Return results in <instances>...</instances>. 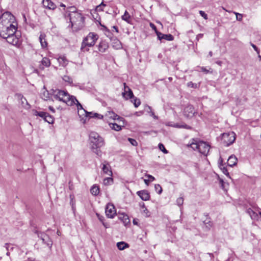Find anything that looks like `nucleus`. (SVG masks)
<instances>
[{"instance_id": "5", "label": "nucleus", "mask_w": 261, "mask_h": 261, "mask_svg": "<svg viewBox=\"0 0 261 261\" xmlns=\"http://www.w3.org/2000/svg\"><path fill=\"white\" fill-rule=\"evenodd\" d=\"M98 36L96 34L90 32L84 38L81 49L83 51H88L89 49L86 48V47H91L94 45L96 40L98 39Z\"/></svg>"}, {"instance_id": "60", "label": "nucleus", "mask_w": 261, "mask_h": 261, "mask_svg": "<svg viewBox=\"0 0 261 261\" xmlns=\"http://www.w3.org/2000/svg\"><path fill=\"white\" fill-rule=\"evenodd\" d=\"M201 70L202 71L205 72L206 73H207L208 72V70H206L204 67H202Z\"/></svg>"}, {"instance_id": "16", "label": "nucleus", "mask_w": 261, "mask_h": 261, "mask_svg": "<svg viewBox=\"0 0 261 261\" xmlns=\"http://www.w3.org/2000/svg\"><path fill=\"white\" fill-rule=\"evenodd\" d=\"M105 163L106 164H102V170L103 172L105 174L112 176L113 173H112V170L110 169V166L109 163L106 161H105Z\"/></svg>"}, {"instance_id": "27", "label": "nucleus", "mask_w": 261, "mask_h": 261, "mask_svg": "<svg viewBox=\"0 0 261 261\" xmlns=\"http://www.w3.org/2000/svg\"><path fill=\"white\" fill-rule=\"evenodd\" d=\"M91 193L94 195H97L99 193V188L98 186L96 185H93L90 189Z\"/></svg>"}, {"instance_id": "63", "label": "nucleus", "mask_w": 261, "mask_h": 261, "mask_svg": "<svg viewBox=\"0 0 261 261\" xmlns=\"http://www.w3.org/2000/svg\"><path fill=\"white\" fill-rule=\"evenodd\" d=\"M133 224L134 225H137L138 224V222H137V221L135 219H134L133 220Z\"/></svg>"}, {"instance_id": "44", "label": "nucleus", "mask_w": 261, "mask_h": 261, "mask_svg": "<svg viewBox=\"0 0 261 261\" xmlns=\"http://www.w3.org/2000/svg\"><path fill=\"white\" fill-rule=\"evenodd\" d=\"M199 14L204 19H207V15L204 11H199Z\"/></svg>"}, {"instance_id": "55", "label": "nucleus", "mask_w": 261, "mask_h": 261, "mask_svg": "<svg viewBox=\"0 0 261 261\" xmlns=\"http://www.w3.org/2000/svg\"><path fill=\"white\" fill-rule=\"evenodd\" d=\"M21 102L22 103H23L24 102V101L27 102V99H25V97H24L23 96H21Z\"/></svg>"}, {"instance_id": "59", "label": "nucleus", "mask_w": 261, "mask_h": 261, "mask_svg": "<svg viewBox=\"0 0 261 261\" xmlns=\"http://www.w3.org/2000/svg\"><path fill=\"white\" fill-rule=\"evenodd\" d=\"M150 181L149 179H144V182L146 185H148Z\"/></svg>"}, {"instance_id": "15", "label": "nucleus", "mask_w": 261, "mask_h": 261, "mask_svg": "<svg viewBox=\"0 0 261 261\" xmlns=\"http://www.w3.org/2000/svg\"><path fill=\"white\" fill-rule=\"evenodd\" d=\"M43 5L46 8L50 10H54L56 8V5L51 0H43Z\"/></svg>"}, {"instance_id": "26", "label": "nucleus", "mask_w": 261, "mask_h": 261, "mask_svg": "<svg viewBox=\"0 0 261 261\" xmlns=\"http://www.w3.org/2000/svg\"><path fill=\"white\" fill-rule=\"evenodd\" d=\"M86 116L90 118H96L98 119H102L103 118L102 115L96 113H93L92 112H88L86 115Z\"/></svg>"}, {"instance_id": "11", "label": "nucleus", "mask_w": 261, "mask_h": 261, "mask_svg": "<svg viewBox=\"0 0 261 261\" xmlns=\"http://www.w3.org/2000/svg\"><path fill=\"white\" fill-rule=\"evenodd\" d=\"M194 108L191 105H188L184 109V115L187 118H191L195 115Z\"/></svg>"}, {"instance_id": "36", "label": "nucleus", "mask_w": 261, "mask_h": 261, "mask_svg": "<svg viewBox=\"0 0 261 261\" xmlns=\"http://www.w3.org/2000/svg\"><path fill=\"white\" fill-rule=\"evenodd\" d=\"M62 79L64 82L68 83L70 85H71L72 84V82H73L72 79L70 76H68V75H64L62 77Z\"/></svg>"}, {"instance_id": "39", "label": "nucleus", "mask_w": 261, "mask_h": 261, "mask_svg": "<svg viewBox=\"0 0 261 261\" xmlns=\"http://www.w3.org/2000/svg\"><path fill=\"white\" fill-rule=\"evenodd\" d=\"M184 203V198L180 197L176 200V203L178 206H181Z\"/></svg>"}, {"instance_id": "43", "label": "nucleus", "mask_w": 261, "mask_h": 261, "mask_svg": "<svg viewBox=\"0 0 261 261\" xmlns=\"http://www.w3.org/2000/svg\"><path fill=\"white\" fill-rule=\"evenodd\" d=\"M248 213L250 215V216L252 217L253 216H257V214L251 208H248L247 210Z\"/></svg>"}, {"instance_id": "2", "label": "nucleus", "mask_w": 261, "mask_h": 261, "mask_svg": "<svg viewBox=\"0 0 261 261\" xmlns=\"http://www.w3.org/2000/svg\"><path fill=\"white\" fill-rule=\"evenodd\" d=\"M54 95L57 99L66 103L68 106H72L76 105L79 116H80V111L85 113V115L87 114L88 112L84 109L82 105L79 102L76 97L70 95L66 91L58 90L55 91Z\"/></svg>"}, {"instance_id": "21", "label": "nucleus", "mask_w": 261, "mask_h": 261, "mask_svg": "<svg viewBox=\"0 0 261 261\" xmlns=\"http://www.w3.org/2000/svg\"><path fill=\"white\" fill-rule=\"evenodd\" d=\"M39 41L41 43V46L43 48H45L47 46V43L45 39V35L43 33H41L39 36Z\"/></svg>"}, {"instance_id": "29", "label": "nucleus", "mask_w": 261, "mask_h": 261, "mask_svg": "<svg viewBox=\"0 0 261 261\" xmlns=\"http://www.w3.org/2000/svg\"><path fill=\"white\" fill-rule=\"evenodd\" d=\"M47 113L44 112H39L36 110L34 111L33 114L35 116H38L41 118H42L44 120L45 119V117Z\"/></svg>"}, {"instance_id": "41", "label": "nucleus", "mask_w": 261, "mask_h": 261, "mask_svg": "<svg viewBox=\"0 0 261 261\" xmlns=\"http://www.w3.org/2000/svg\"><path fill=\"white\" fill-rule=\"evenodd\" d=\"M187 86L191 88H197V84L195 83H193L192 82H189L187 83Z\"/></svg>"}, {"instance_id": "37", "label": "nucleus", "mask_w": 261, "mask_h": 261, "mask_svg": "<svg viewBox=\"0 0 261 261\" xmlns=\"http://www.w3.org/2000/svg\"><path fill=\"white\" fill-rule=\"evenodd\" d=\"M155 191L159 194H161L162 192V188L159 184H155L154 186Z\"/></svg>"}, {"instance_id": "38", "label": "nucleus", "mask_w": 261, "mask_h": 261, "mask_svg": "<svg viewBox=\"0 0 261 261\" xmlns=\"http://www.w3.org/2000/svg\"><path fill=\"white\" fill-rule=\"evenodd\" d=\"M159 148L164 153H168V150L165 148V146H164V145L163 144L160 143L159 144Z\"/></svg>"}, {"instance_id": "48", "label": "nucleus", "mask_w": 261, "mask_h": 261, "mask_svg": "<svg viewBox=\"0 0 261 261\" xmlns=\"http://www.w3.org/2000/svg\"><path fill=\"white\" fill-rule=\"evenodd\" d=\"M237 19L239 21H241L242 19V15L238 13H236Z\"/></svg>"}, {"instance_id": "54", "label": "nucleus", "mask_w": 261, "mask_h": 261, "mask_svg": "<svg viewBox=\"0 0 261 261\" xmlns=\"http://www.w3.org/2000/svg\"><path fill=\"white\" fill-rule=\"evenodd\" d=\"M150 27H151L152 29H153V30H155L156 31H156V26H155L153 23H150Z\"/></svg>"}, {"instance_id": "45", "label": "nucleus", "mask_w": 261, "mask_h": 261, "mask_svg": "<svg viewBox=\"0 0 261 261\" xmlns=\"http://www.w3.org/2000/svg\"><path fill=\"white\" fill-rule=\"evenodd\" d=\"M96 215H97V218H98V219L99 220V221H101V222L102 223L103 225L105 226H105V223L103 222V220H104V219H105L104 217H103V216H100V215L99 214H96Z\"/></svg>"}, {"instance_id": "30", "label": "nucleus", "mask_w": 261, "mask_h": 261, "mask_svg": "<svg viewBox=\"0 0 261 261\" xmlns=\"http://www.w3.org/2000/svg\"><path fill=\"white\" fill-rule=\"evenodd\" d=\"M103 183L105 186L112 185L113 183V179L111 177H106L103 179Z\"/></svg>"}, {"instance_id": "52", "label": "nucleus", "mask_w": 261, "mask_h": 261, "mask_svg": "<svg viewBox=\"0 0 261 261\" xmlns=\"http://www.w3.org/2000/svg\"><path fill=\"white\" fill-rule=\"evenodd\" d=\"M203 36V34H199L196 36V40L198 41L200 38H202Z\"/></svg>"}, {"instance_id": "3", "label": "nucleus", "mask_w": 261, "mask_h": 261, "mask_svg": "<svg viewBox=\"0 0 261 261\" xmlns=\"http://www.w3.org/2000/svg\"><path fill=\"white\" fill-rule=\"evenodd\" d=\"M91 149L98 156L101 155V151L99 149L105 145V140L95 132H91L89 134Z\"/></svg>"}, {"instance_id": "28", "label": "nucleus", "mask_w": 261, "mask_h": 261, "mask_svg": "<svg viewBox=\"0 0 261 261\" xmlns=\"http://www.w3.org/2000/svg\"><path fill=\"white\" fill-rule=\"evenodd\" d=\"M44 121L48 122L49 124H53L54 122V118L50 115L47 113L44 119Z\"/></svg>"}, {"instance_id": "51", "label": "nucleus", "mask_w": 261, "mask_h": 261, "mask_svg": "<svg viewBox=\"0 0 261 261\" xmlns=\"http://www.w3.org/2000/svg\"><path fill=\"white\" fill-rule=\"evenodd\" d=\"M143 212L146 214V217H149L150 216L149 212L148 211L146 207L143 210Z\"/></svg>"}, {"instance_id": "23", "label": "nucleus", "mask_w": 261, "mask_h": 261, "mask_svg": "<svg viewBox=\"0 0 261 261\" xmlns=\"http://www.w3.org/2000/svg\"><path fill=\"white\" fill-rule=\"evenodd\" d=\"M117 247L120 250H123L129 247L128 244L124 242H120L117 243Z\"/></svg>"}, {"instance_id": "34", "label": "nucleus", "mask_w": 261, "mask_h": 261, "mask_svg": "<svg viewBox=\"0 0 261 261\" xmlns=\"http://www.w3.org/2000/svg\"><path fill=\"white\" fill-rule=\"evenodd\" d=\"M110 127L115 130L119 131L121 129V126L116 123H110Z\"/></svg>"}, {"instance_id": "42", "label": "nucleus", "mask_w": 261, "mask_h": 261, "mask_svg": "<svg viewBox=\"0 0 261 261\" xmlns=\"http://www.w3.org/2000/svg\"><path fill=\"white\" fill-rule=\"evenodd\" d=\"M4 247L6 248V250L8 251L13 250V247L12 245L9 243H6Z\"/></svg>"}, {"instance_id": "31", "label": "nucleus", "mask_w": 261, "mask_h": 261, "mask_svg": "<svg viewBox=\"0 0 261 261\" xmlns=\"http://www.w3.org/2000/svg\"><path fill=\"white\" fill-rule=\"evenodd\" d=\"M41 63L42 65L45 67H49L50 65V60L46 57L43 58L41 61Z\"/></svg>"}, {"instance_id": "7", "label": "nucleus", "mask_w": 261, "mask_h": 261, "mask_svg": "<svg viewBox=\"0 0 261 261\" xmlns=\"http://www.w3.org/2000/svg\"><path fill=\"white\" fill-rule=\"evenodd\" d=\"M236 140V134L234 132L223 133L222 135V140L225 146L228 147L232 144Z\"/></svg>"}, {"instance_id": "24", "label": "nucleus", "mask_w": 261, "mask_h": 261, "mask_svg": "<svg viewBox=\"0 0 261 261\" xmlns=\"http://www.w3.org/2000/svg\"><path fill=\"white\" fill-rule=\"evenodd\" d=\"M145 110L149 114V115L155 119H158V117L155 115L154 112L152 111L151 107L149 106H146L145 108Z\"/></svg>"}, {"instance_id": "35", "label": "nucleus", "mask_w": 261, "mask_h": 261, "mask_svg": "<svg viewBox=\"0 0 261 261\" xmlns=\"http://www.w3.org/2000/svg\"><path fill=\"white\" fill-rule=\"evenodd\" d=\"M222 166H223L222 164V163L220 164L219 167H220L221 170H222V172L224 174H225L227 177L230 178L229 173L227 170V169L225 167H222Z\"/></svg>"}, {"instance_id": "22", "label": "nucleus", "mask_w": 261, "mask_h": 261, "mask_svg": "<svg viewBox=\"0 0 261 261\" xmlns=\"http://www.w3.org/2000/svg\"><path fill=\"white\" fill-rule=\"evenodd\" d=\"M106 116H107L109 118H112L114 120L116 119H119L121 118L120 116H119L118 115L115 114L113 111H108L106 114Z\"/></svg>"}, {"instance_id": "20", "label": "nucleus", "mask_w": 261, "mask_h": 261, "mask_svg": "<svg viewBox=\"0 0 261 261\" xmlns=\"http://www.w3.org/2000/svg\"><path fill=\"white\" fill-rule=\"evenodd\" d=\"M237 162V159L234 155H231L229 156L227 160V165L230 167H233L236 165Z\"/></svg>"}, {"instance_id": "47", "label": "nucleus", "mask_w": 261, "mask_h": 261, "mask_svg": "<svg viewBox=\"0 0 261 261\" xmlns=\"http://www.w3.org/2000/svg\"><path fill=\"white\" fill-rule=\"evenodd\" d=\"M69 13H73L74 12H78L77 11H76V8L74 7H70L69 8Z\"/></svg>"}, {"instance_id": "17", "label": "nucleus", "mask_w": 261, "mask_h": 261, "mask_svg": "<svg viewBox=\"0 0 261 261\" xmlns=\"http://www.w3.org/2000/svg\"><path fill=\"white\" fill-rule=\"evenodd\" d=\"M119 219L123 223L124 225H126L127 224H129L130 223V220L128 218V216L126 214H120L119 215Z\"/></svg>"}, {"instance_id": "12", "label": "nucleus", "mask_w": 261, "mask_h": 261, "mask_svg": "<svg viewBox=\"0 0 261 261\" xmlns=\"http://www.w3.org/2000/svg\"><path fill=\"white\" fill-rule=\"evenodd\" d=\"M124 92H122L123 97L126 100L134 98V95L132 90L128 87L125 83H123Z\"/></svg>"}, {"instance_id": "14", "label": "nucleus", "mask_w": 261, "mask_h": 261, "mask_svg": "<svg viewBox=\"0 0 261 261\" xmlns=\"http://www.w3.org/2000/svg\"><path fill=\"white\" fill-rule=\"evenodd\" d=\"M137 194L144 201L148 200L150 198V195L146 190H141L138 191Z\"/></svg>"}, {"instance_id": "10", "label": "nucleus", "mask_w": 261, "mask_h": 261, "mask_svg": "<svg viewBox=\"0 0 261 261\" xmlns=\"http://www.w3.org/2000/svg\"><path fill=\"white\" fill-rule=\"evenodd\" d=\"M105 213L106 216L109 218H113L116 215V211L114 204L109 203L107 204Z\"/></svg>"}, {"instance_id": "18", "label": "nucleus", "mask_w": 261, "mask_h": 261, "mask_svg": "<svg viewBox=\"0 0 261 261\" xmlns=\"http://www.w3.org/2000/svg\"><path fill=\"white\" fill-rule=\"evenodd\" d=\"M58 89H56V90H52V92L51 93H49L48 92V91H47L46 92H44L43 94V96L44 97V100H47L48 99H49L50 98H51V99H55L56 100H57L54 96V93H55V91H56V90H58Z\"/></svg>"}, {"instance_id": "58", "label": "nucleus", "mask_w": 261, "mask_h": 261, "mask_svg": "<svg viewBox=\"0 0 261 261\" xmlns=\"http://www.w3.org/2000/svg\"><path fill=\"white\" fill-rule=\"evenodd\" d=\"M113 28L114 29V30H115V31H116L117 33H118V32H119L118 28H117V27H116V26H113Z\"/></svg>"}, {"instance_id": "40", "label": "nucleus", "mask_w": 261, "mask_h": 261, "mask_svg": "<svg viewBox=\"0 0 261 261\" xmlns=\"http://www.w3.org/2000/svg\"><path fill=\"white\" fill-rule=\"evenodd\" d=\"M128 140L132 145L134 146H136L138 145V143L136 140L129 138H128Z\"/></svg>"}, {"instance_id": "13", "label": "nucleus", "mask_w": 261, "mask_h": 261, "mask_svg": "<svg viewBox=\"0 0 261 261\" xmlns=\"http://www.w3.org/2000/svg\"><path fill=\"white\" fill-rule=\"evenodd\" d=\"M156 33L158 38L160 40L165 39L168 41H172L174 39V37L171 34H164L158 31H156Z\"/></svg>"}, {"instance_id": "33", "label": "nucleus", "mask_w": 261, "mask_h": 261, "mask_svg": "<svg viewBox=\"0 0 261 261\" xmlns=\"http://www.w3.org/2000/svg\"><path fill=\"white\" fill-rule=\"evenodd\" d=\"M203 223L205 225V227L207 230H209L213 224V223L210 221V218H206V220L203 221Z\"/></svg>"}, {"instance_id": "57", "label": "nucleus", "mask_w": 261, "mask_h": 261, "mask_svg": "<svg viewBox=\"0 0 261 261\" xmlns=\"http://www.w3.org/2000/svg\"><path fill=\"white\" fill-rule=\"evenodd\" d=\"M48 108H49V110L52 111L53 113L55 112V110L54 108L53 107L49 106Z\"/></svg>"}, {"instance_id": "19", "label": "nucleus", "mask_w": 261, "mask_h": 261, "mask_svg": "<svg viewBox=\"0 0 261 261\" xmlns=\"http://www.w3.org/2000/svg\"><path fill=\"white\" fill-rule=\"evenodd\" d=\"M98 47L99 51L100 52L103 53L108 49L109 45L106 42L101 41L98 44Z\"/></svg>"}, {"instance_id": "64", "label": "nucleus", "mask_w": 261, "mask_h": 261, "mask_svg": "<svg viewBox=\"0 0 261 261\" xmlns=\"http://www.w3.org/2000/svg\"><path fill=\"white\" fill-rule=\"evenodd\" d=\"M223 183H224L223 180L222 179H220V184H223Z\"/></svg>"}, {"instance_id": "62", "label": "nucleus", "mask_w": 261, "mask_h": 261, "mask_svg": "<svg viewBox=\"0 0 261 261\" xmlns=\"http://www.w3.org/2000/svg\"><path fill=\"white\" fill-rule=\"evenodd\" d=\"M213 56V52L212 51H209L208 53V56L211 57Z\"/></svg>"}, {"instance_id": "6", "label": "nucleus", "mask_w": 261, "mask_h": 261, "mask_svg": "<svg viewBox=\"0 0 261 261\" xmlns=\"http://www.w3.org/2000/svg\"><path fill=\"white\" fill-rule=\"evenodd\" d=\"M190 146L194 150H198L200 153L205 156L207 155L210 148V146L204 141L193 142Z\"/></svg>"}, {"instance_id": "32", "label": "nucleus", "mask_w": 261, "mask_h": 261, "mask_svg": "<svg viewBox=\"0 0 261 261\" xmlns=\"http://www.w3.org/2000/svg\"><path fill=\"white\" fill-rule=\"evenodd\" d=\"M131 101L133 103L136 108L138 107L141 104L140 100L135 96L134 98H132Z\"/></svg>"}, {"instance_id": "1", "label": "nucleus", "mask_w": 261, "mask_h": 261, "mask_svg": "<svg viewBox=\"0 0 261 261\" xmlns=\"http://www.w3.org/2000/svg\"><path fill=\"white\" fill-rule=\"evenodd\" d=\"M14 16L9 12L0 16V36L13 45L19 47L21 44V33L17 31V23Z\"/></svg>"}, {"instance_id": "61", "label": "nucleus", "mask_w": 261, "mask_h": 261, "mask_svg": "<svg viewBox=\"0 0 261 261\" xmlns=\"http://www.w3.org/2000/svg\"><path fill=\"white\" fill-rule=\"evenodd\" d=\"M220 185H221V187L222 188V189H225V184L223 183V184H221Z\"/></svg>"}, {"instance_id": "49", "label": "nucleus", "mask_w": 261, "mask_h": 261, "mask_svg": "<svg viewBox=\"0 0 261 261\" xmlns=\"http://www.w3.org/2000/svg\"><path fill=\"white\" fill-rule=\"evenodd\" d=\"M102 6H103V7L106 6V5L105 4H104L103 2H102L99 5L97 6V8H96L97 10L102 11L103 10L101 9V7Z\"/></svg>"}, {"instance_id": "50", "label": "nucleus", "mask_w": 261, "mask_h": 261, "mask_svg": "<svg viewBox=\"0 0 261 261\" xmlns=\"http://www.w3.org/2000/svg\"><path fill=\"white\" fill-rule=\"evenodd\" d=\"M145 176L147 177L149 179V180L150 181H153L155 180V178L153 176H152L150 174H146Z\"/></svg>"}, {"instance_id": "53", "label": "nucleus", "mask_w": 261, "mask_h": 261, "mask_svg": "<svg viewBox=\"0 0 261 261\" xmlns=\"http://www.w3.org/2000/svg\"><path fill=\"white\" fill-rule=\"evenodd\" d=\"M176 126L177 127H183V128H188V129H189V128H191V127L188 126L187 125H186H186H182V126H179V125H176Z\"/></svg>"}, {"instance_id": "56", "label": "nucleus", "mask_w": 261, "mask_h": 261, "mask_svg": "<svg viewBox=\"0 0 261 261\" xmlns=\"http://www.w3.org/2000/svg\"><path fill=\"white\" fill-rule=\"evenodd\" d=\"M140 206L142 208H145V204L143 202H141V203H140Z\"/></svg>"}, {"instance_id": "25", "label": "nucleus", "mask_w": 261, "mask_h": 261, "mask_svg": "<svg viewBox=\"0 0 261 261\" xmlns=\"http://www.w3.org/2000/svg\"><path fill=\"white\" fill-rule=\"evenodd\" d=\"M121 18L122 20L125 21L127 23H131V16L127 11H125L124 14L122 16Z\"/></svg>"}, {"instance_id": "46", "label": "nucleus", "mask_w": 261, "mask_h": 261, "mask_svg": "<svg viewBox=\"0 0 261 261\" xmlns=\"http://www.w3.org/2000/svg\"><path fill=\"white\" fill-rule=\"evenodd\" d=\"M251 45L252 46V47L253 48V49L255 50V51L256 52V53L259 55V53H260V50L258 48V47L254 44L253 43H251Z\"/></svg>"}, {"instance_id": "8", "label": "nucleus", "mask_w": 261, "mask_h": 261, "mask_svg": "<svg viewBox=\"0 0 261 261\" xmlns=\"http://www.w3.org/2000/svg\"><path fill=\"white\" fill-rule=\"evenodd\" d=\"M101 25L109 33V35H108L107 36L109 37L112 43L113 44V47L116 49L121 48L122 47V44L120 41L116 37L113 36V35L111 33L110 30L106 26L101 24Z\"/></svg>"}, {"instance_id": "9", "label": "nucleus", "mask_w": 261, "mask_h": 261, "mask_svg": "<svg viewBox=\"0 0 261 261\" xmlns=\"http://www.w3.org/2000/svg\"><path fill=\"white\" fill-rule=\"evenodd\" d=\"M38 236V237L40 238V239L42 241V243L46 244L47 246L49 247H51L53 245V242L50 240L49 237L46 233L44 232H39L36 230L35 232Z\"/></svg>"}, {"instance_id": "4", "label": "nucleus", "mask_w": 261, "mask_h": 261, "mask_svg": "<svg viewBox=\"0 0 261 261\" xmlns=\"http://www.w3.org/2000/svg\"><path fill=\"white\" fill-rule=\"evenodd\" d=\"M71 27L74 31H78L85 27V17L79 12L69 13Z\"/></svg>"}]
</instances>
